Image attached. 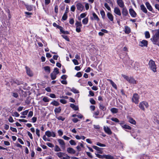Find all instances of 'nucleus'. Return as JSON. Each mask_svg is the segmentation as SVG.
Masks as SVG:
<instances>
[{"instance_id": "obj_1", "label": "nucleus", "mask_w": 159, "mask_h": 159, "mask_svg": "<svg viewBox=\"0 0 159 159\" xmlns=\"http://www.w3.org/2000/svg\"><path fill=\"white\" fill-rule=\"evenodd\" d=\"M151 40L153 44L159 46V29L155 30Z\"/></svg>"}, {"instance_id": "obj_2", "label": "nucleus", "mask_w": 159, "mask_h": 159, "mask_svg": "<svg viewBox=\"0 0 159 159\" xmlns=\"http://www.w3.org/2000/svg\"><path fill=\"white\" fill-rule=\"evenodd\" d=\"M148 65L149 69L153 72L155 73L157 72V66L154 61L152 59L150 60L149 61Z\"/></svg>"}, {"instance_id": "obj_3", "label": "nucleus", "mask_w": 159, "mask_h": 159, "mask_svg": "<svg viewBox=\"0 0 159 159\" xmlns=\"http://www.w3.org/2000/svg\"><path fill=\"white\" fill-rule=\"evenodd\" d=\"M122 75L125 79H126L129 83L132 84H137L136 81L133 77H129L125 75Z\"/></svg>"}, {"instance_id": "obj_4", "label": "nucleus", "mask_w": 159, "mask_h": 159, "mask_svg": "<svg viewBox=\"0 0 159 159\" xmlns=\"http://www.w3.org/2000/svg\"><path fill=\"white\" fill-rule=\"evenodd\" d=\"M144 106L146 108H148L149 106L148 103L146 101H143L140 102L139 105V107L143 111H145Z\"/></svg>"}, {"instance_id": "obj_5", "label": "nucleus", "mask_w": 159, "mask_h": 159, "mask_svg": "<svg viewBox=\"0 0 159 159\" xmlns=\"http://www.w3.org/2000/svg\"><path fill=\"white\" fill-rule=\"evenodd\" d=\"M139 95L137 93L134 94L132 98V101L135 104H137L139 102Z\"/></svg>"}, {"instance_id": "obj_6", "label": "nucleus", "mask_w": 159, "mask_h": 159, "mask_svg": "<svg viewBox=\"0 0 159 159\" xmlns=\"http://www.w3.org/2000/svg\"><path fill=\"white\" fill-rule=\"evenodd\" d=\"M45 134L48 137H55L56 136V134L54 132L49 130L45 132Z\"/></svg>"}, {"instance_id": "obj_7", "label": "nucleus", "mask_w": 159, "mask_h": 159, "mask_svg": "<svg viewBox=\"0 0 159 159\" xmlns=\"http://www.w3.org/2000/svg\"><path fill=\"white\" fill-rule=\"evenodd\" d=\"M76 7L77 10L81 12L83 11L84 8V6L80 2L78 3L76 5Z\"/></svg>"}, {"instance_id": "obj_8", "label": "nucleus", "mask_w": 159, "mask_h": 159, "mask_svg": "<svg viewBox=\"0 0 159 159\" xmlns=\"http://www.w3.org/2000/svg\"><path fill=\"white\" fill-rule=\"evenodd\" d=\"M58 142L61 148L63 149H64L65 148V143L64 141L62 139H58Z\"/></svg>"}, {"instance_id": "obj_9", "label": "nucleus", "mask_w": 159, "mask_h": 159, "mask_svg": "<svg viewBox=\"0 0 159 159\" xmlns=\"http://www.w3.org/2000/svg\"><path fill=\"white\" fill-rule=\"evenodd\" d=\"M148 44V41L145 40H143L142 41H140L139 45L141 47H147Z\"/></svg>"}, {"instance_id": "obj_10", "label": "nucleus", "mask_w": 159, "mask_h": 159, "mask_svg": "<svg viewBox=\"0 0 159 159\" xmlns=\"http://www.w3.org/2000/svg\"><path fill=\"white\" fill-rule=\"evenodd\" d=\"M129 13L132 17L135 18L137 16V14L132 8H130L129 10Z\"/></svg>"}, {"instance_id": "obj_11", "label": "nucleus", "mask_w": 159, "mask_h": 159, "mask_svg": "<svg viewBox=\"0 0 159 159\" xmlns=\"http://www.w3.org/2000/svg\"><path fill=\"white\" fill-rule=\"evenodd\" d=\"M103 129L104 131L107 134L111 135L112 134V132L111 129L108 126H103Z\"/></svg>"}, {"instance_id": "obj_12", "label": "nucleus", "mask_w": 159, "mask_h": 159, "mask_svg": "<svg viewBox=\"0 0 159 159\" xmlns=\"http://www.w3.org/2000/svg\"><path fill=\"white\" fill-rule=\"evenodd\" d=\"M25 68L27 75L30 76H32L33 75V73L30 68L27 66H26Z\"/></svg>"}, {"instance_id": "obj_13", "label": "nucleus", "mask_w": 159, "mask_h": 159, "mask_svg": "<svg viewBox=\"0 0 159 159\" xmlns=\"http://www.w3.org/2000/svg\"><path fill=\"white\" fill-rule=\"evenodd\" d=\"M114 12L118 16H120L121 15L120 10L118 7H115L114 8Z\"/></svg>"}, {"instance_id": "obj_14", "label": "nucleus", "mask_w": 159, "mask_h": 159, "mask_svg": "<svg viewBox=\"0 0 159 159\" xmlns=\"http://www.w3.org/2000/svg\"><path fill=\"white\" fill-rule=\"evenodd\" d=\"M122 13L124 16H126L128 15V11L126 7L122 8Z\"/></svg>"}, {"instance_id": "obj_15", "label": "nucleus", "mask_w": 159, "mask_h": 159, "mask_svg": "<svg viewBox=\"0 0 159 159\" xmlns=\"http://www.w3.org/2000/svg\"><path fill=\"white\" fill-rule=\"evenodd\" d=\"M117 3L120 7L123 8L124 7V3L122 0H117Z\"/></svg>"}, {"instance_id": "obj_16", "label": "nucleus", "mask_w": 159, "mask_h": 159, "mask_svg": "<svg viewBox=\"0 0 159 159\" xmlns=\"http://www.w3.org/2000/svg\"><path fill=\"white\" fill-rule=\"evenodd\" d=\"M67 152L70 154H74L75 153V151L71 148H68L67 149Z\"/></svg>"}, {"instance_id": "obj_17", "label": "nucleus", "mask_w": 159, "mask_h": 159, "mask_svg": "<svg viewBox=\"0 0 159 159\" xmlns=\"http://www.w3.org/2000/svg\"><path fill=\"white\" fill-rule=\"evenodd\" d=\"M120 124L123 129H127L129 130L131 129V127L128 125H124L122 123H120Z\"/></svg>"}, {"instance_id": "obj_18", "label": "nucleus", "mask_w": 159, "mask_h": 159, "mask_svg": "<svg viewBox=\"0 0 159 159\" xmlns=\"http://www.w3.org/2000/svg\"><path fill=\"white\" fill-rule=\"evenodd\" d=\"M93 148L98 151V153L100 154L102 153L103 151L101 150V148H99L96 146H93Z\"/></svg>"}, {"instance_id": "obj_19", "label": "nucleus", "mask_w": 159, "mask_h": 159, "mask_svg": "<svg viewBox=\"0 0 159 159\" xmlns=\"http://www.w3.org/2000/svg\"><path fill=\"white\" fill-rule=\"evenodd\" d=\"M107 16L110 21H113V16L111 13L108 12L107 13Z\"/></svg>"}, {"instance_id": "obj_20", "label": "nucleus", "mask_w": 159, "mask_h": 159, "mask_svg": "<svg viewBox=\"0 0 159 159\" xmlns=\"http://www.w3.org/2000/svg\"><path fill=\"white\" fill-rule=\"evenodd\" d=\"M92 15L93 16V18L92 17L91 18L92 20H94L97 21L99 20V19L98 17V16L94 12L93 13Z\"/></svg>"}, {"instance_id": "obj_21", "label": "nucleus", "mask_w": 159, "mask_h": 159, "mask_svg": "<svg viewBox=\"0 0 159 159\" xmlns=\"http://www.w3.org/2000/svg\"><path fill=\"white\" fill-rule=\"evenodd\" d=\"M140 8L141 10L145 13H147V10L145 6L143 5H141L140 6Z\"/></svg>"}, {"instance_id": "obj_22", "label": "nucleus", "mask_w": 159, "mask_h": 159, "mask_svg": "<svg viewBox=\"0 0 159 159\" xmlns=\"http://www.w3.org/2000/svg\"><path fill=\"white\" fill-rule=\"evenodd\" d=\"M145 5L147 7L148 9L150 11H152V8L149 2H146L145 3Z\"/></svg>"}, {"instance_id": "obj_23", "label": "nucleus", "mask_w": 159, "mask_h": 159, "mask_svg": "<svg viewBox=\"0 0 159 159\" xmlns=\"http://www.w3.org/2000/svg\"><path fill=\"white\" fill-rule=\"evenodd\" d=\"M131 30L130 28L126 26H125V32L126 34H129Z\"/></svg>"}, {"instance_id": "obj_24", "label": "nucleus", "mask_w": 159, "mask_h": 159, "mask_svg": "<svg viewBox=\"0 0 159 159\" xmlns=\"http://www.w3.org/2000/svg\"><path fill=\"white\" fill-rule=\"evenodd\" d=\"M61 111V108L60 107L56 108L54 109V112L56 114H59Z\"/></svg>"}, {"instance_id": "obj_25", "label": "nucleus", "mask_w": 159, "mask_h": 159, "mask_svg": "<svg viewBox=\"0 0 159 159\" xmlns=\"http://www.w3.org/2000/svg\"><path fill=\"white\" fill-rule=\"evenodd\" d=\"M70 107L75 111L78 110L79 108L78 106H76L74 104H71L70 105Z\"/></svg>"}, {"instance_id": "obj_26", "label": "nucleus", "mask_w": 159, "mask_h": 159, "mask_svg": "<svg viewBox=\"0 0 159 159\" xmlns=\"http://www.w3.org/2000/svg\"><path fill=\"white\" fill-rule=\"evenodd\" d=\"M99 108L103 111H105L106 109V108L105 106L103 104L101 103L99 104Z\"/></svg>"}, {"instance_id": "obj_27", "label": "nucleus", "mask_w": 159, "mask_h": 159, "mask_svg": "<svg viewBox=\"0 0 159 159\" xmlns=\"http://www.w3.org/2000/svg\"><path fill=\"white\" fill-rule=\"evenodd\" d=\"M57 75L54 72L50 74L51 78L52 80L55 79L57 77Z\"/></svg>"}, {"instance_id": "obj_28", "label": "nucleus", "mask_w": 159, "mask_h": 159, "mask_svg": "<svg viewBox=\"0 0 159 159\" xmlns=\"http://www.w3.org/2000/svg\"><path fill=\"white\" fill-rule=\"evenodd\" d=\"M108 80L110 82V84H111L112 86L116 89L117 87L116 84L111 80Z\"/></svg>"}, {"instance_id": "obj_29", "label": "nucleus", "mask_w": 159, "mask_h": 159, "mask_svg": "<svg viewBox=\"0 0 159 159\" xmlns=\"http://www.w3.org/2000/svg\"><path fill=\"white\" fill-rule=\"evenodd\" d=\"M104 158L106 159H114V157L110 155H104Z\"/></svg>"}, {"instance_id": "obj_30", "label": "nucleus", "mask_w": 159, "mask_h": 159, "mask_svg": "<svg viewBox=\"0 0 159 159\" xmlns=\"http://www.w3.org/2000/svg\"><path fill=\"white\" fill-rule=\"evenodd\" d=\"M129 122L134 125H135L136 124V121L132 118H130L129 120Z\"/></svg>"}, {"instance_id": "obj_31", "label": "nucleus", "mask_w": 159, "mask_h": 159, "mask_svg": "<svg viewBox=\"0 0 159 159\" xmlns=\"http://www.w3.org/2000/svg\"><path fill=\"white\" fill-rule=\"evenodd\" d=\"M44 69L45 71L47 72L48 73H49L50 72V68L48 66H45L44 67Z\"/></svg>"}, {"instance_id": "obj_32", "label": "nucleus", "mask_w": 159, "mask_h": 159, "mask_svg": "<svg viewBox=\"0 0 159 159\" xmlns=\"http://www.w3.org/2000/svg\"><path fill=\"white\" fill-rule=\"evenodd\" d=\"M99 111H97L95 112H94L93 114V116L95 118H98L99 117L97 116L99 114Z\"/></svg>"}, {"instance_id": "obj_33", "label": "nucleus", "mask_w": 159, "mask_h": 159, "mask_svg": "<svg viewBox=\"0 0 159 159\" xmlns=\"http://www.w3.org/2000/svg\"><path fill=\"white\" fill-rule=\"evenodd\" d=\"M110 111L113 113H117L118 111V109L116 108H111V109Z\"/></svg>"}, {"instance_id": "obj_34", "label": "nucleus", "mask_w": 159, "mask_h": 159, "mask_svg": "<svg viewBox=\"0 0 159 159\" xmlns=\"http://www.w3.org/2000/svg\"><path fill=\"white\" fill-rule=\"evenodd\" d=\"M56 154L59 158H61L64 155V153L62 152H59L57 153Z\"/></svg>"}, {"instance_id": "obj_35", "label": "nucleus", "mask_w": 159, "mask_h": 159, "mask_svg": "<svg viewBox=\"0 0 159 159\" xmlns=\"http://www.w3.org/2000/svg\"><path fill=\"white\" fill-rule=\"evenodd\" d=\"M51 104L55 106H57L59 105V103L57 101L54 100L52 102Z\"/></svg>"}, {"instance_id": "obj_36", "label": "nucleus", "mask_w": 159, "mask_h": 159, "mask_svg": "<svg viewBox=\"0 0 159 159\" xmlns=\"http://www.w3.org/2000/svg\"><path fill=\"white\" fill-rule=\"evenodd\" d=\"M54 150L55 152H59L61 151V149L57 145H56L55 147Z\"/></svg>"}, {"instance_id": "obj_37", "label": "nucleus", "mask_w": 159, "mask_h": 159, "mask_svg": "<svg viewBox=\"0 0 159 159\" xmlns=\"http://www.w3.org/2000/svg\"><path fill=\"white\" fill-rule=\"evenodd\" d=\"M88 21V18H85L83 19L82 20V23L84 25L87 24Z\"/></svg>"}, {"instance_id": "obj_38", "label": "nucleus", "mask_w": 159, "mask_h": 159, "mask_svg": "<svg viewBox=\"0 0 159 159\" xmlns=\"http://www.w3.org/2000/svg\"><path fill=\"white\" fill-rule=\"evenodd\" d=\"M145 37L146 38L148 39L150 37V34L149 33L148 31H146L145 33Z\"/></svg>"}, {"instance_id": "obj_39", "label": "nucleus", "mask_w": 159, "mask_h": 159, "mask_svg": "<svg viewBox=\"0 0 159 159\" xmlns=\"http://www.w3.org/2000/svg\"><path fill=\"white\" fill-rule=\"evenodd\" d=\"M56 118H57L59 120H61L62 121H63L65 120V118L61 116H56Z\"/></svg>"}, {"instance_id": "obj_40", "label": "nucleus", "mask_w": 159, "mask_h": 159, "mask_svg": "<svg viewBox=\"0 0 159 159\" xmlns=\"http://www.w3.org/2000/svg\"><path fill=\"white\" fill-rule=\"evenodd\" d=\"M26 7L27 10L30 11L33 10V7L31 5H27L26 6Z\"/></svg>"}, {"instance_id": "obj_41", "label": "nucleus", "mask_w": 159, "mask_h": 159, "mask_svg": "<svg viewBox=\"0 0 159 159\" xmlns=\"http://www.w3.org/2000/svg\"><path fill=\"white\" fill-rule=\"evenodd\" d=\"M75 25L76 26V27H81L82 25L81 22H79L78 21H76V23H75Z\"/></svg>"}, {"instance_id": "obj_42", "label": "nucleus", "mask_w": 159, "mask_h": 159, "mask_svg": "<svg viewBox=\"0 0 159 159\" xmlns=\"http://www.w3.org/2000/svg\"><path fill=\"white\" fill-rule=\"evenodd\" d=\"M100 14L102 16V18L104 19L105 16V14L104 11L103 10H101L100 11Z\"/></svg>"}, {"instance_id": "obj_43", "label": "nucleus", "mask_w": 159, "mask_h": 159, "mask_svg": "<svg viewBox=\"0 0 159 159\" xmlns=\"http://www.w3.org/2000/svg\"><path fill=\"white\" fill-rule=\"evenodd\" d=\"M95 155H96V156L100 158H102L103 159V158H104V155H101L99 154L95 153Z\"/></svg>"}, {"instance_id": "obj_44", "label": "nucleus", "mask_w": 159, "mask_h": 159, "mask_svg": "<svg viewBox=\"0 0 159 159\" xmlns=\"http://www.w3.org/2000/svg\"><path fill=\"white\" fill-rule=\"evenodd\" d=\"M70 91L75 93H79V91L74 88H72L70 89Z\"/></svg>"}, {"instance_id": "obj_45", "label": "nucleus", "mask_w": 159, "mask_h": 159, "mask_svg": "<svg viewBox=\"0 0 159 159\" xmlns=\"http://www.w3.org/2000/svg\"><path fill=\"white\" fill-rule=\"evenodd\" d=\"M104 6L108 10L110 11H111V9L110 7L109 6L108 4L107 3H104Z\"/></svg>"}, {"instance_id": "obj_46", "label": "nucleus", "mask_w": 159, "mask_h": 159, "mask_svg": "<svg viewBox=\"0 0 159 159\" xmlns=\"http://www.w3.org/2000/svg\"><path fill=\"white\" fill-rule=\"evenodd\" d=\"M61 36L67 41H70V39L67 36L65 35H62Z\"/></svg>"}, {"instance_id": "obj_47", "label": "nucleus", "mask_w": 159, "mask_h": 159, "mask_svg": "<svg viewBox=\"0 0 159 159\" xmlns=\"http://www.w3.org/2000/svg\"><path fill=\"white\" fill-rule=\"evenodd\" d=\"M58 29H60L61 32L64 34H65L66 32L63 30V28L61 26H58Z\"/></svg>"}, {"instance_id": "obj_48", "label": "nucleus", "mask_w": 159, "mask_h": 159, "mask_svg": "<svg viewBox=\"0 0 159 159\" xmlns=\"http://www.w3.org/2000/svg\"><path fill=\"white\" fill-rule=\"evenodd\" d=\"M52 72H54V73H55L57 75L59 73L58 69L57 68H55L54 69V71Z\"/></svg>"}, {"instance_id": "obj_49", "label": "nucleus", "mask_w": 159, "mask_h": 159, "mask_svg": "<svg viewBox=\"0 0 159 159\" xmlns=\"http://www.w3.org/2000/svg\"><path fill=\"white\" fill-rule=\"evenodd\" d=\"M67 14H64L62 17V19L63 20H66V19H67Z\"/></svg>"}, {"instance_id": "obj_50", "label": "nucleus", "mask_w": 159, "mask_h": 159, "mask_svg": "<svg viewBox=\"0 0 159 159\" xmlns=\"http://www.w3.org/2000/svg\"><path fill=\"white\" fill-rule=\"evenodd\" d=\"M111 120L112 121H114L115 122L118 123L119 122V120L118 119L116 118H112L111 119Z\"/></svg>"}, {"instance_id": "obj_51", "label": "nucleus", "mask_w": 159, "mask_h": 159, "mask_svg": "<svg viewBox=\"0 0 159 159\" xmlns=\"http://www.w3.org/2000/svg\"><path fill=\"white\" fill-rule=\"evenodd\" d=\"M57 133L59 136H61L63 134V132L61 129L58 130Z\"/></svg>"}, {"instance_id": "obj_52", "label": "nucleus", "mask_w": 159, "mask_h": 159, "mask_svg": "<svg viewBox=\"0 0 159 159\" xmlns=\"http://www.w3.org/2000/svg\"><path fill=\"white\" fill-rule=\"evenodd\" d=\"M70 144L72 145H75L76 144V143L74 140H71L69 141Z\"/></svg>"}, {"instance_id": "obj_53", "label": "nucleus", "mask_w": 159, "mask_h": 159, "mask_svg": "<svg viewBox=\"0 0 159 159\" xmlns=\"http://www.w3.org/2000/svg\"><path fill=\"white\" fill-rule=\"evenodd\" d=\"M96 145L98 146L102 147H105L106 146V145L105 144L101 143L99 142H97L96 143Z\"/></svg>"}, {"instance_id": "obj_54", "label": "nucleus", "mask_w": 159, "mask_h": 159, "mask_svg": "<svg viewBox=\"0 0 159 159\" xmlns=\"http://www.w3.org/2000/svg\"><path fill=\"white\" fill-rule=\"evenodd\" d=\"M13 116H14L16 117H18L19 116V114L17 112H15L12 114Z\"/></svg>"}, {"instance_id": "obj_55", "label": "nucleus", "mask_w": 159, "mask_h": 159, "mask_svg": "<svg viewBox=\"0 0 159 159\" xmlns=\"http://www.w3.org/2000/svg\"><path fill=\"white\" fill-rule=\"evenodd\" d=\"M89 94L88 95L89 96H92L93 97L94 96V93L92 91H90L89 92Z\"/></svg>"}, {"instance_id": "obj_56", "label": "nucleus", "mask_w": 159, "mask_h": 159, "mask_svg": "<svg viewBox=\"0 0 159 159\" xmlns=\"http://www.w3.org/2000/svg\"><path fill=\"white\" fill-rule=\"evenodd\" d=\"M46 145L50 148H53L54 146L53 144L50 143H47Z\"/></svg>"}, {"instance_id": "obj_57", "label": "nucleus", "mask_w": 159, "mask_h": 159, "mask_svg": "<svg viewBox=\"0 0 159 159\" xmlns=\"http://www.w3.org/2000/svg\"><path fill=\"white\" fill-rule=\"evenodd\" d=\"M39 133H40V130L38 129H36V133L39 137H40V134Z\"/></svg>"}, {"instance_id": "obj_58", "label": "nucleus", "mask_w": 159, "mask_h": 159, "mask_svg": "<svg viewBox=\"0 0 159 159\" xmlns=\"http://www.w3.org/2000/svg\"><path fill=\"white\" fill-rule=\"evenodd\" d=\"M43 100L45 102H48L49 101V100L47 97H44L43 99Z\"/></svg>"}, {"instance_id": "obj_59", "label": "nucleus", "mask_w": 159, "mask_h": 159, "mask_svg": "<svg viewBox=\"0 0 159 159\" xmlns=\"http://www.w3.org/2000/svg\"><path fill=\"white\" fill-rule=\"evenodd\" d=\"M90 102L92 104H95L96 103L95 101L93 98L90 99Z\"/></svg>"}, {"instance_id": "obj_60", "label": "nucleus", "mask_w": 159, "mask_h": 159, "mask_svg": "<svg viewBox=\"0 0 159 159\" xmlns=\"http://www.w3.org/2000/svg\"><path fill=\"white\" fill-rule=\"evenodd\" d=\"M72 61L75 65H78L79 64L78 61L76 59H73Z\"/></svg>"}, {"instance_id": "obj_61", "label": "nucleus", "mask_w": 159, "mask_h": 159, "mask_svg": "<svg viewBox=\"0 0 159 159\" xmlns=\"http://www.w3.org/2000/svg\"><path fill=\"white\" fill-rule=\"evenodd\" d=\"M12 96L15 98H17L18 96V95L17 93L13 92L12 93Z\"/></svg>"}, {"instance_id": "obj_62", "label": "nucleus", "mask_w": 159, "mask_h": 159, "mask_svg": "<svg viewBox=\"0 0 159 159\" xmlns=\"http://www.w3.org/2000/svg\"><path fill=\"white\" fill-rule=\"evenodd\" d=\"M28 112V110H26L21 113V114L23 115H27Z\"/></svg>"}, {"instance_id": "obj_63", "label": "nucleus", "mask_w": 159, "mask_h": 159, "mask_svg": "<svg viewBox=\"0 0 159 159\" xmlns=\"http://www.w3.org/2000/svg\"><path fill=\"white\" fill-rule=\"evenodd\" d=\"M60 102L63 104H65L67 103V101L63 99H61L60 100Z\"/></svg>"}, {"instance_id": "obj_64", "label": "nucleus", "mask_w": 159, "mask_h": 159, "mask_svg": "<svg viewBox=\"0 0 159 159\" xmlns=\"http://www.w3.org/2000/svg\"><path fill=\"white\" fill-rule=\"evenodd\" d=\"M86 15L87 14L86 13H84L81 14L80 16L81 18H83L85 17L86 16Z\"/></svg>"}]
</instances>
